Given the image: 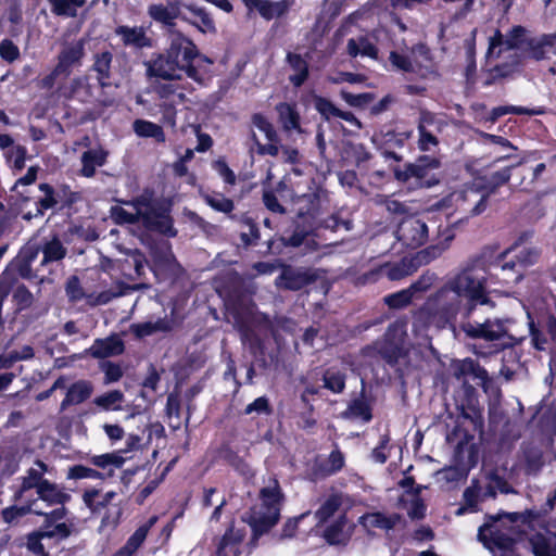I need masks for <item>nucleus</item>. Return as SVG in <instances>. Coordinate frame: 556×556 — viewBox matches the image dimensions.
Here are the masks:
<instances>
[{"label": "nucleus", "mask_w": 556, "mask_h": 556, "mask_svg": "<svg viewBox=\"0 0 556 556\" xmlns=\"http://www.w3.org/2000/svg\"><path fill=\"white\" fill-rule=\"evenodd\" d=\"M488 280L482 268L470 266L455 276L433 299L417 313L415 329L453 326L459 313L468 316L472 306L484 303V289Z\"/></svg>", "instance_id": "obj_1"}, {"label": "nucleus", "mask_w": 556, "mask_h": 556, "mask_svg": "<svg viewBox=\"0 0 556 556\" xmlns=\"http://www.w3.org/2000/svg\"><path fill=\"white\" fill-rule=\"evenodd\" d=\"M443 122L429 110H420L417 118V148L424 154L418 155L414 162L403 165H391L394 179L408 190L430 189L441 181L438 170L442 166L439 156L428 154L440 144L438 134L442 131Z\"/></svg>", "instance_id": "obj_2"}, {"label": "nucleus", "mask_w": 556, "mask_h": 556, "mask_svg": "<svg viewBox=\"0 0 556 556\" xmlns=\"http://www.w3.org/2000/svg\"><path fill=\"white\" fill-rule=\"evenodd\" d=\"M168 47L162 53H156L146 63L147 75L164 80L181 79V73L188 78L201 83L202 74L194 62L200 51L192 39L182 33H174L168 37Z\"/></svg>", "instance_id": "obj_3"}, {"label": "nucleus", "mask_w": 556, "mask_h": 556, "mask_svg": "<svg viewBox=\"0 0 556 556\" xmlns=\"http://www.w3.org/2000/svg\"><path fill=\"white\" fill-rule=\"evenodd\" d=\"M298 219L303 223L309 224V229L299 230V225L294 230L290 240L286 241L281 238L282 243H305L304 240L307 236H319L321 230H330L337 232L340 229L349 231L353 228V223L350 219H342L338 214L319 219V215L329 204V193L327 189L321 186L314 185L309 191L298 198Z\"/></svg>", "instance_id": "obj_4"}, {"label": "nucleus", "mask_w": 556, "mask_h": 556, "mask_svg": "<svg viewBox=\"0 0 556 556\" xmlns=\"http://www.w3.org/2000/svg\"><path fill=\"white\" fill-rule=\"evenodd\" d=\"M531 515V511H526L489 516L479 528L478 538L494 556H498L497 553H501V556H506L511 552L520 533L526 530Z\"/></svg>", "instance_id": "obj_5"}, {"label": "nucleus", "mask_w": 556, "mask_h": 556, "mask_svg": "<svg viewBox=\"0 0 556 556\" xmlns=\"http://www.w3.org/2000/svg\"><path fill=\"white\" fill-rule=\"evenodd\" d=\"M283 500L278 480L269 478L260 490L258 502L251 508L248 517L255 538L268 532L278 522Z\"/></svg>", "instance_id": "obj_6"}, {"label": "nucleus", "mask_w": 556, "mask_h": 556, "mask_svg": "<svg viewBox=\"0 0 556 556\" xmlns=\"http://www.w3.org/2000/svg\"><path fill=\"white\" fill-rule=\"evenodd\" d=\"M514 167L515 166H506L490 174V176L485 178L484 192L473 187L464 189L457 194V201L462 200L464 204L468 205L464 207V210L468 211L471 216L482 214L488 207L489 197L510 180L511 169Z\"/></svg>", "instance_id": "obj_7"}, {"label": "nucleus", "mask_w": 556, "mask_h": 556, "mask_svg": "<svg viewBox=\"0 0 556 556\" xmlns=\"http://www.w3.org/2000/svg\"><path fill=\"white\" fill-rule=\"evenodd\" d=\"M140 197H144L149 201L148 206L140 208V222L143 227L150 232L163 235L167 238L176 237L177 230L174 227L169 206L155 199L154 192L150 189H144Z\"/></svg>", "instance_id": "obj_8"}, {"label": "nucleus", "mask_w": 556, "mask_h": 556, "mask_svg": "<svg viewBox=\"0 0 556 556\" xmlns=\"http://www.w3.org/2000/svg\"><path fill=\"white\" fill-rule=\"evenodd\" d=\"M85 39L76 40L61 49L58 54V62L52 71L37 81V87L42 90H51L58 79H67L73 67L81 64L85 56Z\"/></svg>", "instance_id": "obj_9"}, {"label": "nucleus", "mask_w": 556, "mask_h": 556, "mask_svg": "<svg viewBox=\"0 0 556 556\" xmlns=\"http://www.w3.org/2000/svg\"><path fill=\"white\" fill-rule=\"evenodd\" d=\"M504 264L501 266L500 271L495 273L498 277L502 275L504 282L518 281L522 274L521 269L532 265L536 261V253L528 245H511L504 254Z\"/></svg>", "instance_id": "obj_10"}, {"label": "nucleus", "mask_w": 556, "mask_h": 556, "mask_svg": "<svg viewBox=\"0 0 556 556\" xmlns=\"http://www.w3.org/2000/svg\"><path fill=\"white\" fill-rule=\"evenodd\" d=\"M511 325L510 319H488L482 324L466 321L462 325V329L469 338L488 341L504 340L503 345H506L514 339L510 333Z\"/></svg>", "instance_id": "obj_11"}, {"label": "nucleus", "mask_w": 556, "mask_h": 556, "mask_svg": "<svg viewBox=\"0 0 556 556\" xmlns=\"http://www.w3.org/2000/svg\"><path fill=\"white\" fill-rule=\"evenodd\" d=\"M442 252L441 245H427L415 255L406 256L400 264L393 265L388 271V277L392 280L402 279L416 271L421 265L439 257Z\"/></svg>", "instance_id": "obj_12"}, {"label": "nucleus", "mask_w": 556, "mask_h": 556, "mask_svg": "<svg viewBox=\"0 0 556 556\" xmlns=\"http://www.w3.org/2000/svg\"><path fill=\"white\" fill-rule=\"evenodd\" d=\"M182 3L180 0H168L166 4L153 3L148 7V15L157 24L162 25L164 34L169 37L174 33H181L177 29L176 20L184 16L181 15L180 8Z\"/></svg>", "instance_id": "obj_13"}, {"label": "nucleus", "mask_w": 556, "mask_h": 556, "mask_svg": "<svg viewBox=\"0 0 556 556\" xmlns=\"http://www.w3.org/2000/svg\"><path fill=\"white\" fill-rule=\"evenodd\" d=\"M412 135V130L401 132L395 130L381 131L375 135L374 142L384 161L393 160L397 163L396 165H401L403 155L399 154L395 149H402Z\"/></svg>", "instance_id": "obj_14"}, {"label": "nucleus", "mask_w": 556, "mask_h": 556, "mask_svg": "<svg viewBox=\"0 0 556 556\" xmlns=\"http://www.w3.org/2000/svg\"><path fill=\"white\" fill-rule=\"evenodd\" d=\"M252 124L265 135L268 141L266 144L261 143L255 132H252V140L257 146V153L260 155L277 156L279 154L280 138L274 125L262 113H254L252 115Z\"/></svg>", "instance_id": "obj_15"}, {"label": "nucleus", "mask_w": 556, "mask_h": 556, "mask_svg": "<svg viewBox=\"0 0 556 556\" xmlns=\"http://www.w3.org/2000/svg\"><path fill=\"white\" fill-rule=\"evenodd\" d=\"M118 203L132 206L136 213H129L121 205H113L110 208V217L117 225H135L140 222L142 206H148L149 201L144 197L137 195L130 200H117Z\"/></svg>", "instance_id": "obj_16"}, {"label": "nucleus", "mask_w": 556, "mask_h": 556, "mask_svg": "<svg viewBox=\"0 0 556 556\" xmlns=\"http://www.w3.org/2000/svg\"><path fill=\"white\" fill-rule=\"evenodd\" d=\"M114 33L121 37L125 47H132L137 50L153 47L152 38L147 35L146 29L141 26L119 25L115 28Z\"/></svg>", "instance_id": "obj_17"}, {"label": "nucleus", "mask_w": 556, "mask_h": 556, "mask_svg": "<svg viewBox=\"0 0 556 556\" xmlns=\"http://www.w3.org/2000/svg\"><path fill=\"white\" fill-rule=\"evenodd\" d=\"M66 510L63 506L52 510L50 514L45 511V516L47 517V526L43 529V535H47L48 539L55 538L58 540L66 539L72 533V523L67 522H59L65 517Z\"/></svg>", "instance_id": "obj_18"}, {"label": "nucleus", "mask_w": 556, "mask_h": 556, "mask_svg": "<svg viewBox=\"0 0 556 556\" xmlns=\"http://www.w3.org/2000/svg\"><path fill=\"white\" fill-rule=\"evenodd\" d=\"M124 343L118 336L97 339L87 352L94 358H106L122 354Z\"/></svg>", "instance_id": "obj_19"}, {"label": "nucleus", "mask_w": 556, "mask_h": 556, "mask_svg": "<svg viewBox=\"0 0 556 556\" xmlns=\"http://www.w3.org/2000/svg\"><path fill=\"white\" fill-rule=\"evenodd\" d=\"M184 8L188 10L193 16L198 17L199 22L189 20L187 16H182L181 21L194 26L199 31L203 34H215L217 31L215 22L205 8H201L192 3L184 4Z\"/></svg>", "instance_id": "obj_20"}, {"label": "nucleus", "mask_w": 556, "mask_h": 556, "mask_svg": "<svg viewBox=\"0 0 556 556\" xmlns=\"http://www.w3.org/2000/svg\"><path fill=\"white\" fill-rule=\"evenodd\" d=\"M400 520L399 515H386L382 513H369L359 518V523L368 531L375 532L376 530H390Z\"/></svg>", "instance_id": "obj_21"}, {"label": "nucleus", "mask_w": 556, "mask_h": 556, "mask_svg": "<svg viewBox=\"0 0 556 556\" xmlns=\"http://www.w3.org/2000/svg\"><path fill=\"white\" fill-rule=\"evenodd\" d=\"M286 60L294 72L289 76V81L293 87L300 88L309 76L308 63L301 54L294 52H288Z\"/></svg>", "instance_id": "obj_22"}, {"label": "nucleus", "mask_w": 556, "mask_h": 556, "mask_svg": "<svg viewBox=\"0 0 556 556\" xmlns=\"http://www.w3.org/2000/svg\"><path fill=\"white\" fill-rule=\"evenodd\" d=\"M115 497L116 493L114 491L101 493L99 490L91 488L84 492L83 502L92 514H99L103 508L109 506Z\"/></svg>", "instance_id": "obj_23"}, {"label": "nucleus", "mask_w": 556, "mask_h": 556, "mask_svg": "<svg viewBox=\"0 0 556 556\" xmlns=\"http://www.w3.org/2000/svg\"><path fill=\"white\" fill-rule=\"evenodd\" d=\"M113 54L109 50L94 54L91 70L97 73V80L102 88L111 86V67Z\"/></svg>", "instance_id": "obj_24"}, {"label": "nucleus", "mask_w": 556, "mask_h": 556, "mask_svg": "<svg viewBox=\"0 0 556 556\" xmlns=\"http://www.w3.org/2000/svg\"><path fill=\"white\" fill-rule=\"evenodd\" d=\"M293 0H261L258 1L256 11L264 20L271 21L273 18L285 16L293 5Z\"/></svg>", "instance_id": "obj_25"}, {"label": "nucleus", "mask_w": 556, "mask_h": 556, "mask_svg": "<svg viewBox=\"0 0 556 556\" xmlns=\"http://www.w3.org/2000/svg\"><path fill=\"white\" fill-rule=\"evenodd\" d=\"M535 556H556V533L545 531L530 540Z\"/></svg>", "instance_id": "obj_26"}, {"label": "nucleus", "mask_w": 556, "mask_h": 556, "mask_svg": "<svg viewBox=\"0 0 556 556\" xmlns=\"http://www.w3.org/2000/svg\"><path fill=\"white\" fill-rule=\"evenodd\" d=\"M47 471V466L42 462H36L35 466L29 468L26 475L22 479V485L18 492V497H22L23 494L30 490L36 489L37 491L47 480L43 479V475Z\"/></svg>", "instance_id": "obj_27"}, {"label": "nucleus", "mask_w": 556, "mask_h": 556, "mask_svg": "<svg viewBox=\"0 0 556 556\" xmlns=\"http://www.w3.org/2000/svg\"><path fill=\"white\" fill-rule=\"evenodd\" d=\"M545 113V109L542 106L538 108H526V106H517V105H500L493 108L488 116V121L491 123L497 122L502 116L506 114H515V115H542Z\"/></svg>", "instance_id": "obj_28"}, {"label": "nucleus", "mask_w": 556, "mask_h": 556, "mask_svg": "<svg viewBox=\"0 0 556 556\" xmlns=\"http://www.w3.org/2000/svg\"><path fill=\"white\" fill-rule=\"evenodd\" d=\"M276 111L286 130H300L301 117L295 103L280 102L276 105Z\"/></svg>", "instance_id": "obj_29"}, {"label": "nucleus", "mask_w": 556, "mask_h": 556, "mask_svg": "<svg viewBox=\"0 0 556 556\" xmlns=\"http://www.w3.org/2000/svg\"><path fill=\"white\" fill-rule=\"evenodd\" d=\"M134 132L140 138H152L157 143H164L166 136L163 127L153 122L138 118L132 124Z\"/></svg>", "instance_id": "obj_30"}, {"label": "nucleus", "mask_w": 556, "mask_h": 556, "mask_svg": "<svg viewBox=\"0 0 556 556\" xmlns=\"http://www.w3.org/2000/svg\"><path fill=\"white\" fill-rule=\"evenodd\" d=\"M406 230L414 232L410 238V243H425L428 239V227L419 219H412L400 226L397 240L402 241V243H407L404 239V232Z\"/></svg>", "instance_id": "obj_31"}, {"label": "nucleus", "mask_w": 556, "mask_h": 556, "mask_svg": "<svg viewBox=\"0 0 556 556\" xmlns=\"http://www.w3.org/2000/svg\"><path fill=\"white\" fill-rule=\"evenodd\" d=\"M38 498L48 505H63L70 500V495L65 493L59 485L48 480L41 484L37 491Z\"/></svg>", "instance_id": "obj_32"}, {"label": "nucleus", "mask_w": 556, "mask_h": 556, "mask_svg": "<svg viewBox=\"0 0 556 556\" xmlns=\"http://www.w3.org/2000/svg\"><path fill=\"white\" fill-rule=\"evenodd\" d=\"M244 532L241 530L229 529L223 536L217 554L218 556H239V543L243 540Z\"/></svg>", "instance_id": "obj_33"}, {"label": "nucleus", "mask_w": 556, "mask_h": 556, "mask_svg": "<svg viewBox=\"0 0 556 556\" xmlns=\"http://www.w3.org/2000/svg\"><path fill=\"white\" fill-rule=\"evenodd\" d=\"M92 384L89 381L80 380L75 382L67 390L65 399L61 403V407L79 404L87 400L92 393Z\"/></svg>", "instance_id": "obj_34"}, {"label": "nucleus", "mask_w": 556, "mask_h": 556, "mask_svg": "<svg viewBox=\"0 0 556 556\" xmlns=\"http://www.w3.org/2000/svg\"><path fill=\"white\" fill-rule=\"evenodd\" d=\"M106 153L102 150H87L81 155L80 175L91 178L96 174V167L104 165Z\"/></svg>", "instance_id": "obj_35"}, {"label": "nucleus", "mask_w": 556, "mask_h": 556, "mask_svg": "<svg viewBox=\"0 0 556 556\" xmlns=\"http://www.w3.org/2000/svg\"><path fill=\"white\" fill-rule=\"evenodd\" d=\"M308 281L309 277L306 273L292 268H285L276 283L279 287L298 290L305 286Z\"/></svg>", "instance_id": "obj_36"}, {"label": "nucleus", "mask_w": 556, "mask_h": 556, "mask_svg": "<svg viewBox=\"0 0 556 556\" xmlns=\"http://www.w3.org/2000/svg\"><path fill=\"white\" fill-rule=\"evenodd\" d=\"M533 37H527V29L521 25H515L507 34L505 43L508 49L523 50L529 56V41Z\"/></svg>", "instance_id": "obj_37"}, {"label": "nucleus", "mask_w": 556, "mask_h": 556, "mask_svg": "<svg viewBox=\"0 0 556 556\" xmlns=\"http://www.w3.org/2000/svg\"><path fill=\"white\" fill-rule=\"evenodd\" d=\"M201 197L216 212L230 214L235 210V202L222 192L201 193Z\"/></svg>", "instance_id": "obj_38"}, {"label": "nucleus", "mask_w": 556, "mask_h": 556, "mask_svg": "<svg viewBox=\"0 0 556 556\" xmlns=\"http://www.w3.org/2000/svg\"><path fill=\"white\" fill-rule=\"evenodd\" d=\"M51 12L56 16L76 17L77 10L86 4V0H48Z\"/></svg>", "instance_id": "obj_39"}, {"label": "nucleus", "mask_w": 556, "mask_h": 556, "mask_svg": "<svg viewBox=\"0 0 556 556\" xmlns=\"http://www.w3.org/2000/svg\"><path fill=\"white\" fill-rule=\"evenodd\" d=\"M454 370L457 378L472 376L482 381L488 378L486 371L470 358L458 361L454 366Z\"/></svg>", "instance_id": "obj_40"}, {"label": "nucleus", "mask_w": 556, "mask_h": 556, "mask_svg": "<svg viewBox=\"0 0 556 556\" xmlns=\"http://www.w3.org/2000/svg\"><path fill=\"white\" fill-rule=\"evenodd\" d=\"M27 513H34L36 515L45 514V511L39 507L38 502L34 501L28 506H22V507L11 506V507L3 509L2 517L7 523H13L18 518L25 516Z\"/></svg>", "instance_id": "obj_41"}, {"label": "nucleus", "mask_w": 556, "mask_h": 556, "mask_svg": "<svg viewBox=\"0 0 556 556\" xmlns=\"http://www.w3.org/2000/svg\"><path fill=\"white\" fill-rule=\"evenodd\" d=\"M513 68L509 64L503 63V64H496L492 68H489L484 73V77L482 79V87H491L497 83H500L502 79L507 78L511 76Z\"/></svg>", "instance_id": "obj_42"}, {"label": "nucleus", "mask_w": 556, "mask_h": 556, "mask_svg": "<svg viewBox=\"0 0 556 556\" xmlns=\"http://www.w3.org/2000/svg\"><path fill=\"white\" fill-rule=\"evenodd\" d=\"M39 190L43 192V198L37 202V211L39 214L50 208H54L59 204L58 189L52 187L50 184L42 182L39 185Z\"/></svg>", "instance_id": "obj_43"}, {"label": "nucleus", "mask_w": 556, "mask_h": 556, "mask_svg": "<svg viewBox=\"0 0 556 556\" xmlns=\"http://www.w3.org/2000/svg\"><path fill=\"white\" fill-rule=\"evenodd\" d=\"M123 401L124 394L114 390L97 396L93 402L104 410H119Z\"/></svg>", "instance_id": "obj_44"}, {"label": "nucleus", "mask_w": 556, "mask_h": 556, "mask_svg": "<svg viewBox=\"0 0 556 556\" xmlns=\"http://www.w3.org/2000/svg\"><path fill=\"white\" fill-rule=\"evenodd\" d=\"M59 211L71 210L74 204L81 200V193L73 191L66 184L58 186Z\"/></svg>", "instance_id": "obj_45"}, {"label": "nucleus", "mask_w": 556, "mask_h": 556, "mask_svg": "<svg viewBox=\"0 0 556 556\" xmlns=\"http://www.w3.org/2000/svg\"><path fill=\"white\" fill-rule=\"evenodd\" d=\"M341 99L346 102L350 106L365 109L376 98L374 92L352 93L348 90L342 89L340 91Z\"/></svg>", "instance_id": "obj_46"}, {"label": "nucleus", "mask_w": 556, "mask_h": 556, "mask_svg": "<svg viewBox=\"0 0 556 556\" xmlns=\"http://www.w3.org/2000/svg\"><path fill=\"white\" fill-rule=\"evenodd\" d=\"M178 86L170 83H160L154 85V92L163 101L176 100L177 102H184L186 96L184 92L178 91Z\"/></svg>", "instance_id": "obj_47"}, {"label": "nucleus", "mask_w": 556, "mask_h": 556, "mask_svg": "<svg viewBox=\"0 0 556 556\" xmlns=\"http://www.w3.org/2000/svg\"><path fill=\"white\" fill-rule=\"evenodd\" d=\"M340 505L341 497L338 494L328 496L315 514L318 523L326 522L339 509Z\"/></svg>", "instance_id": "obj_48"}, {"label": "nucleus", "mask_w": 556, "mask_h": 556, "mask_svg": "<svg viewBox=\"0 0 556 556\" xmlns=\"http://www.w3.org/2000/svg\"><path fill=\"white\" fill-rule=\"evenodd\" d=\"M402 502L410 518L420 519L425 516L426 506L417 495L406 494L403 496Z\"/></svg>", "instance_id": "obj_49"}, {"label": "nucleus", "mask_w": 556, "mask_h": 556, "mask_svg": "<svg viewBox=\"0 0 556 556\" xmlns=\"http://www.w3.org/2000/svg\"><path fill=\"white\" fill-rule=\"evenodd\" d=\"M125 459L119 453H106L97 455L91 458V463L100 468H119L123 466Z\"/></svg>", "instance_id": "obj_50"}, {"label": "nucleus", "mask_w": 556, "mask_h": 556, "mask_svg": "<svg viewBox=\"0 0 556 556\" xmlns=\"http://www.w3.org/2000/svg\"><path fill=\"white\" fill-rule=\"evenodd\" d=\"M344 465V456L340 451H332L326 460L320 464V471L323 475H332Z\"/></svg>", "instance_id": "obj_51"}, {"label": "nucleus", "mask_w": 556, "mask_h": 556, "mask_svg": "<svg viewBox=\"0 0 556 556\" xmlns=\"http://www.w3.org/2000/svg\"><path fill=\"white\" fill-rule=\"evenodd\" d=\"M314 106L325 121L336 117L339 109L331 100L321 96L314 97Z\"/></svg>", "instance_id": "obj_52"}, {"label": "nucleus", "mask_w": 556, "mask_h": 556, "mask_svg": "<svg viewBox=\"0 0 556 556\" xmlns=\"http://www.w3.org/2000/svg\"><path fill=\"white\" fill-rule=\"evenodd\" d=\"M156 517H152L147 523L140 526L127 540L126 544L136 552L144 542L150 528L155 523Z\"/></svg>", "instance_id": "obj_53"}, {"label": "nucleus", "mask_w": 556, "mask_h": 556, "mask_svg": "<svg viewBox=\"0 0 556 556\" xmlns=\"http://www.w3.org/2000/svg\"><path fill=\"white\" fill-rule=\"evenodd\" d=\"M227 311L228 316H232L236 325H238L240 328H248L250 321L255 318L253 306H247L244 311L236 307L230 308V306H227Z\"/></svg>", "instance_id": "obj_54"}, {"label": "nucleus", "mask_w": 556, "mask_h": 556, "mask_svg": "<svg viewBox=\"0 0 556 556\" xmlns=\"http://www.w3.org/2000/svg\"><path fill=\"white\" fill-rule=\"evenodd\" d=\"M324 384L333 393H341L345 386V378L340 371L329 369L324 375Z\"/></svg>", "instance_id": "obj_55"}, {"label": "nucleus", "mask_w": 556, "mask_h": 556, "mask_svg": "<svg viewBox=\"0 0 556 556\" xmlns=\"http://www.w3.org/2000/svg\"><path fill=\"white\" fill-rule=\"evenodd\" d=\"M344 526L345 519L343 517L339 518L333 525L329 526L325 530V538L330 544H339L343 542L344 535Z\"/></svg>", "instance_id": "obj_56"}, {"label": "nucleus", "mask_w": 556, "mask_h": 556, "mask_svg": "<svg viewBox=\"0 0 556 556\" xmlns=\"http://www.w3.org/2000/svg\"><path fill=\"white\" fill-rule=\"evenodd\" d=\"M212 168L223 178L224 182L229 186H235L237 176L235 172L228 166L225 159L220 157L212 163Z\"/></svg>", "instance_id": "obj_57"}, {"label": "nucleus", "mask_w": 556, "mask_h": 556, "mask_svg": "<svg viewBox=\"0 0 556 556\" xmlns=\"http://www.w3.org/2000/svg\"><path fill=\"white\" fill-rule=\"evenodd\" d=\"M262 200L265 207L275 214H285L286 207L279 202L276 192L273 189H263Z\"/></svg>", "instance_id": "obj_58"}, {"label": "nucleus", "mask_w": 556, "mask_h": 556, "mask_svg": "<svg viewBox=\"0 0 556 556\" xmlns=\"http://www.w3.org/2000/svg\"><path fill=\"white\" fill-rule=\"evenodd\" d=\"M65 292L68 300L74 303L79 302L81 300L86 301V295L89 294L84 292L78 278L75 276L68 278L65 286Z\"/></svg>", "instance_id": "obj_59"}, {"label": "nucleus", "mask_w": 556, "mask_h": 556, "mask_svg": "<svg viewBox=\"0 0 556 556\" xmlns=\"http://www.w3.org/2000/svg\"><path fill=\"white\" fill-rule=\"evenodd\" d=\"M466 67H465V78L468 84H473L476 78V48L475 43H469L466 48Z\"/></svg>", "instance_id": "obj_60"}, {"label": "nucleus", "mask_w": 556, "mask_h": 556, "mask_svg": "<svg viewBox=\"0 0 556 556\" xmlns=\"http://www.w3.org/2000/svg\"><path fill=\"white\" fill-rule=\"evenodd\" d=\"M349 414L354 418H359L363 421L371 419L370 407L365 400H354L349 406Z\"/></svg>", "instance_id": "obj_61"}, {"label": "nucleus", "mask_w": 556, "mask_h": 556, "mask_svg": "<svg viewBox=\"0 0 556 556\" xmlns=\"http://www.w3.org/2000/svg\"><path fill=\"white\" fill-rule=\"evenodd\" d=\"M68 479H101L102 475L89 467L83 465H76L68 469Z\"/></svg>", "instance_id": "obj_62"}, {"label": "nucleus", "mask_w": 556, "mask_h": 556, "mask_svg": "<svg viewBox=\"0 0 556 556\" xmlns=\"http://www.w3.org/2000/svg\"><path fill=\"white\" fill-rule=\"evenodd\" d=\"M20 49L11 39H3L0 42V56L8 63H13L20 58Z\"/></svg>", "instance_id": "obj_63"}, {"label": "nucleus", "mask_w": 556, "mask_h": 556, "mask_svg": "<svg viewBox=\"0 0 556 556\" xmlns=\"http://www.w3.org/2000/svg\"><path fill=\"white\" fill-rule=\"evenodd\" d=\"M13 300L17 309L23 311L33 304L34 296L29 290H27L24 286H21L15 289L13 293Z\"/></svg>", "instance_id": "obj_64"}]
</instances>
